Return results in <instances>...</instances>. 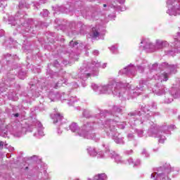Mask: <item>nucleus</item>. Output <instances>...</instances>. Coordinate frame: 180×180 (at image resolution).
I'll return each instance as SVG.
<instances>
[{"label": "nucleus", "mask_w": 180, "mask_h": 180, "mask_svg": "<svg viewBox=\"0 0 180 180\" xmlns=\"http://www.w3.org/2000/svg\"><path fill=\"white\" fill-rule=\"evenodd\" d=\"M70 129L73 133H77L80 137L88 139L89 140H95L98 141L99 138H96V134L92 132L91 124H84L81 129H78L77 123L73 122L70 125Z\"/></svg>", "instance_id": "1"}, {"label": "nucleus", "mask_w": 180, "mask_h": 180, "mask_svg": "<svg viewBox=\"0 0 180 180\" xmlns=\"http://www.w3.org/2000/svg\"><path fill=\"white\" fill-rule=\"evenodd\" d=\"M165 47H169V44L166 41H162L161 39H157L155 41V45L151 44L150 39L143 38L139 45V49L141 50H146L150 53H154L157 50H162Z\"/></svg>", "instance_id": "2"}, {"label": "nucleus", "mask_w": 180, "mask_h": 180, "mask_svg": "<svg viewBox=\"0 0 180 180\" xmlns=\"http://www.w3.org/2000/svg\"><path fill=\"white\" fill-rule=\"evenodd\" d=\"M178 174V171L175 172L174 167H171V165H167L166 167H159L157 172L151 174L150 178L153 180H169V174Z\"/></svg>", "instance_id": "3"}, {"label": "nucleus", "mask_w": 180, "mask_h": 180, "mask_svg": "<svg viewBox=\"0 0 180 180\" xmlns=\"http://www.w3.org/2000/svg\"><path fill=\"white\" fill-rule=\"evenodd\" d=\"M100 89L101 90V94H107L108 95H119L122 96V91H124V88L120 89V84L116 83L115 80L109 82L108 84L101 85Z\"/></svg>", "instance_id": "4"}, {"label": "nucleus", "mask_w": 180, "mask_h": 180, "mask_svg": "<svg viewBox=\"0 0 180 180\" xmlns=\"http://www.w3.org/2000/svg\"><path fill=\"white\" fill-rule=\"evenodd\" d=\"M99 67H101V63L98 60H93L87 65H84L81 68V72L87 78L88 77H96L99 74Z\"/></svg>", "instance_id": "5"}, {"label": "nucleus", "mask_w": 180, "mask_h": 180, "mask_svg": "<svg viewBox=\"0 0 180 180\" xmlns=\"http://www.w3.org/2000/svg\"><path fill=\"white\" fill-rule=\"evenodd\" d=\"M168 10L167 13L170 16L180 15V3L178 0H168L167 2Z\"/></svg>", "instance_id": "6"}, {"label": "nucleus", "mask_w": 180, "mask_h": 180, "mask_svg": "<svg viewBox=\"0 0 180 180\" xmlns=\"http://www.w3.org/2000/svg\"><path fill=\"white\" fill-rule=\"evenodd\" d=\"M175 125H170L169 127L165 125L162 128H161V131H158L156 134V137H158L159 139V143L162 144L164 143V141L167 140V138H165V136L162 135V133L165 134H169V131H171V130L175 129Z\"/></svg>", "instance_id": "7"}, {"label": "nucleus", "mask_w": 180, "mask_h": 180, "mask_svg": "<svg viewBox=\"0 0 180 180\" xmlns=\"http://www.w3.org/2000/svg\"><path fill=\"white\" fill-rule=\"evenodd\" d=\"M87 151L89 155H91V157L97 156L98 158H103V151L96 152V150L95 149V148L89 147L87 148Z\"/></svg>", "instance_id": "8"}, {"label": "nucleus", "mask_w": 180, "mask_h": 180, "mask_svg": "<svg viewBox=\"0 0 180 180\" xmlns=\"http://www.w3.org/2000/svg\"><path fill=\"white\" fill-rule=\"evenodd\" d=\"M35 130H37L38 136H40L41 137H43V136H44V131H43L44 130L43 125L39 121H37L35 122V128L33 129V131H34Z\"/></svg>", "instance_id": "9"}, {"label": "nucleus", "mask_w": 180, "mask_h": 180, "mask_svg": "<svg viewBox=\"0 0 180 180\" xmlns=\"http://www.w3.org/2000/svg\"><path fill=\"white\" fill-rule=\"evenodd\" d=\"M134 70H136V67L131 65V66H128L123 70H120L119 74L120 75L123 74H134Z\"/></svg>", "instance_id": "10"}, {"label": "nucleus", "mask_w": 180, "mask_h": 180, "mask_svg": "<svg viewBox=\"0 0 180 180\" xmlns=\"http://www.w3.org/2000/svg\"><path fill=\"white\" fill-rule=\"evenodd\" d=\"M168 73L163 72L160 75H156L155 78L158 79L159 82H162V81H168Z\"/></svg>", "instance_id": "11"}, {"label": "nucleus", "mask_w": 180, "mask_h": 180, "mask_svg": "<svg viewBox=\"0 0 180 180\" xmlns=\"http://www.w3.org/2000/svg\"><path fill=\"white\" fill-rule=\"evenodd\" d=\"M111 134L112 136L113 140L117 143V144H123V139L120 138V136H117L116 135H113V132L115 131V129H112V127L110 128Z\"/></svg>", "instance_id": "12"}, {"label": "nucleus", "mask_w": 180, "mask_h": 180, "mask_svg": "<svg viewBox=\"0 0 180 180\" xmlns=\"http://www.w3.org/2000/svg\"><path fill=\"white\" fill-rule=\"evenodd\" d=\"M111 158H113L117 164H126V162L122 160V157L116 153H112Z\"/></svg>", "instance_id": "13"}, {"label": "nucleus", "mask_w": 180, "mask_h": 180, "mask_svg": "<svg viewBox=\"0 0 180 180\" xmlns=\"http://www.w3.org/2000/svg\"><path fill=\"white\" fill-rule=\"evenodd\" d=\"M91 37L94 39H96V37H99V28L93 27L91 31Z\"/></svg>", "instance_id": "14"}, {"label": "nucleus", "mask_w": 180, "mask_h": 180, "mask_svg": "<svg viewBox=\"0 0 180 180\" xmlns=\"http://www.w3.org/2000/svg\"><path fill=\"white\" fill-rule=\"evenodd\" d=\"M51 117L53 119V123H57L58 122H60V120H63V116L58 112L54 115H51Z\"/></svg>", "instance_id": "15"}, {"label": "nucleus", "mask_w": 180, "mask_h": 180, "mask_svg": "<svg viewBox=\"0 0 180 180\" xmlns=\"http://www.w3.org/2000/svg\"><path fill=\"white\" fill-rule=\"evenodd\" d=\"M26 133V128H22L21 131H13V134L15 137H21L22 134H25Z\"/></svg>", "instance_id": "16"}, {"label": "nucleus", "mask_w": 180, "mask_h": 180, "mask_svg": "<svg viewBox=\"0 0 180 180\" xmlns=\"http://www.w3.org/2000/svg\"><path fill=\"white\" fill-rule=\"evenodd\" d=\"M91 88L95 91L96 92H99V94H102V89H101V85L98 86L96 84H92Z\"/></svg>", "instance_id": "17"}, {"label": "nucleus", "mask_w": 180, "mask_h": 180, "mask_svg": "<svg viewBox=\"0 0 180 180\" xmlns=\"http://www.w3.org/2000/svg\"><path fill=\"white\" fill-rule=\"evenodd\" d=\"M165 92V89L164 87H160L155 89V93L159 96L164 94Z\"/></svg>", "instance_id": "18"}, {"label": "nucleus", "mask_w": 180, "mask_h": 180, "mask_svg": "<svg viewBox=\"0 0 180 180\" xmlns=\"http://www.w3.org/2000/svg\"><path fill=\"white\" fill-rule=\"evenodd\" d=\"M140 90V88L136 87V91H134L133 89L130 90V93L133 94L132 98H136V96H139V94H140V91H137Z\"/></svg>", "instance_id": "19"}, {"label": "nucleus", "mask_w": 180, "mask_h": 180, "mask_svg": "<svg viewBox=\"0 0 180 180\" xmlns=\"http://www.w3.org/2000/svg\"><path fill=\"white\" fill-rule=\"evenodd\" d=\"M129 164H133L134 167H137L138 165H140V164L141 163V162L140 161V160H136V162H133V159L130 158L128 160Z\"/></svg>", "instance_id": "20"}, {"label": "nucleus", "mask_w": 180, "mask_h": 180, "mask_svg": "<svg viewBox=\"0 0 180 180\" xmlns=\"http://www.w3.org/2000/svg\"><path fill=\"white\" fill-rule=\"evenodd\" d=\"M167 97L165 98V103H171L172 101H174V98H172V96H167Z\"/></svg>", "instance_id": "21"}, {"label": "nucleus", "mask_w": 180, "mask_h": 180, "mask_svg": "<svg viewBox=\"0 0 180 180\" xmlns=\"http://www.w3.org/2000/svg\"><path fill=\"white\" fill-rule=\"evenodd\" d=\"M110 50L113 54H117V47L116 46H112Z\"/></svg>", "instance_id": "22"}, {"label": "nucleus", "mask_w": 180, "mask_h": 180, "mask_svg": "<svg viewBox=\"0 0 180 180\" xmlns=\"http://www.w3.org/2000/svg\"><path fill=\"white\" fill-rule=\"evenodd\" d=\"M167 68L170 70L171 72H175V65H168Z\"/></svg>", "instance_id": "23"}, {"label": "nucleus", "mask_w": 180, "mask_h": 180, "mask_svg": "<svg viewBox=\"0 0 180 180\" xmlns=\"http://www.w3.org/2000/svg\"><path fill=\"white\" fill-rule=\"evenodd\" d=\"M142 155H144L145 157H150V154L147 153V150L146 149H143L141 153Z\"/></svg>", "instance_id": "24"}, {"label": "nucleus", "mask_w": 180, "mask_h": 180, "mask_svg": "<svg viewBox=\"0 0 180 180\" xmlns=\"http://www.w3.org/2000/svg\"><path fill=\"white\" fill-rule=\"evenodd\" d=\"M2 137H8V131H3L1 134Z\"/></svg>", "instance_id": "25"}, {"label": "nucleus", "mask_w": 180, "mask_h": 180, "mask_svg": "<svg viewBox=\"0 0 180 180\" xmlns=\"http://www.w3.org/2000/svg\"><path fill=\"white\" fill-rule=\"evenodd\" d=\"M5 6H6V1H0V7L5 8Z\"/></svg>", "instance_id": "26"}, {"label": "nucleus", "mask_w": 180, "mask_h": 180, "mask_svg": "<svg viewBox=\"0 0 180 180\" xmlns=\"http://www.w3.org/2000/svg\"><path fill=\"white\" fill-rule=\"evenodd\" d=\"M142 110L144 112V113H147L148 112V108H147V106L142 107Z\"/></svg>", "instance_id": "27"}, {"label": "nucleus", "mask_w": 180, "mask_h": 180, "mask_svg": "<svg viewBox=\"0 0 180 180\" xmlns=\"http://www.w3.org/2000/svg\"><path fill=\"white\" fill-rule=\"evenodd\" d=\"M22 75H23V72H20L18 75L19 78H20V79H25V76Z\"/></svg>", "instance_id": "28"}, {"label": "nucleus", "mask_w": 180, "mask_h": 180, "mask_svg": "<svg viewBox=\"0 0 180 180\" xmlns=\"http://www.w3.org/2000/svg\"><path fill=\"white\" fill-rule=\"evenodd\" d=\"M44 16H49V11H47V10H45V11H44Z\"/></svg>", "instance_id": "29"}, {"label": "nucleus", "mask_w": 180, "mask_h": 180, "mask_svg": "<svg viewBox=\"0 0 180 180\" xmlns=\"http://www.w3.org/2000/svg\"><path fill=\"white\" fill-rule=\"evenodd\" d=\"M138 70L139 72H143V68L141 66H138Z\"/></svg>", "instance_id": "30"}, {"label": "nucleus", "mask_w": 180, "mask_h": 180, "mask_svg": "<svg viewBox=\"0 0 180 180\" xmlns=\"http://www.w3.org/2000/svg\"><path fill=\"white\" fill-rule=\"evenodd\" d=\"M93 54L94 55V56H98V54H99V51H93Z\"/></svg>", "instance_id": "31"}, {"label": "nucleus", "mask_w": 180, "mask_h": 180, "mask_svg": "<svg viewBox=\"0 0 180 180\" xmlns=\"http://www.w3.org/2000/svg\"><path fill=\"white\" fill-rule=\"evenodd\" d=\"M172 98H173V96H174V98H178V93H176L174 96V94H172ZM172 95L167 94V96H172Z\"/></svg>", "instance_id": "32"}, {"label": "nucleus", "mask_w": 180, "mask_h": 180, "mask_svg": "<svg viewBox=\"0 0 180 180\" xmlns=\"http://www.w3.org/2000/svg\"><path fill=\"white\" fill-rule=\"evenodd\" d=\"M138 135L139 136V137H141V136L143 135V131H139L138 132Z\"/></svg>", "instance_id": "33"}, {"label": "nucleus", "mask_w": 180, "mask_h": 180, "mask_svg": "<svg viewBox=\"0 0 180 180\" xmlns=\"http://www.w3.org/2000/svg\"><path fill=\"white\" fill-rule=\"evenodd\" d=\"M4 147V142L1 141L0 142V148H2Z\"/></svg>", "instance_id": "34"}, {"label": "nucleus", "mask_w": 180, "mask_h": 180, "mask_svg": "<svg viewBox=\"0 0 180 180\" xmlns=\"http://www.w3.org/2000/svg\"><path fill=\"white\" fill-rule=\"evenodd\" d=\"M106 65H107L106 63H103L101 67L102 68H106Z\"/></svg>", "instance_id": "35"}, {"label": "nucleus", "mask_w": 180, "mask_h": 180, "mask_svg": "<svg viewBox=\"0 0 180 180\" xmlns=\"http://www.w3.org/2000/svg\"><path fill=\"white\" fill-rule=\"evenodd\" d=\"M15 117H19V114L18 113H16L14 115Z\"/></svg>", "instance_id": "36"}, {"label": "nucleus", "mask_w": 180, "mask_h": 180, "mask_svg": "<svg viewBox=\"0 0 180 180\" xmlns=\"http://www.w3.org/2000/svg\"><path fill=\"white\" fill-rule=\"evenodd\" d=\"M74 100H72V99H70V103H71V105H72V103H74Z\"/></svg>", "instance_id": "37"}, {"label": "nucleus", "mask_w": 180, "mask_h": 180, "mask_svg": "<svg viewBox=\"0 0 180 180\" xmlns=\"http://www.w3.org/2000/svg\"><path fill=\"white\" fill-rule=\"evenodd\" d=\"M117 111L120 112H122V110L120 108H118V109H117Z\"/></svg>", "instance_id": "38"}, {"label": "nucleus", "mask_w": 180, "mask_h": 180, "mask_svg": "<svg viewBox=\"0 0 180 180\" xmlns=\"http://www.w3.org/2000/svg\"><path fill=\"white\" fill-rule=\"evenodd\" d=\"M128 137H133V134H129Z\"/></svg>", "instance_id": "39"}, {"label": "nucleus", "mask_w": 180, "mask_h": 180, "mask_svg": "<svg viewBox=\"0 0 180 180\" xmlns=\"http://www.w3.org/2000/svg\"><path fill=\"white\" fill-rule=\"evenodd\" d=\"M74 44V41H70V45Z\"/></svg>", "instance_id": "40"}, {"label": "nucleus", "mask_w": 180, "mask_h": 180, "mask_svg": "<svg viewBox=\"0 0 180 180\" xmlns=\"http://www.w3.org/2000/svg\"><path fill=\"white\" fill-rule=\"evenodd\" d=\"M78 44V42H75V46H77Z\"/></svg>", "instance_id": "41"}, {"label": "nucleus", "mask_w": 180, "mask_h": 180, "mask_svg": "<svg viewBox=\"0 0 180 180\" xmlns=\"http://www.w3.org/2000/svg\"><path fill=\"white\" fill-rule=\"evenodd\" d=\"M83 115L85 117H86V115H85V112H83Z\"/></svg>", "instance_id": "42"}, {"label": "nucleus", "mask_w": 180, "mask_h": 180, "mask_svg": "<svg viewBox=\"0 0 180 180\" xmlns=\"http://www.w3.org/2000/svg\"><path fill=\"white\" fill-rule=\"evenodd\" d=\"M104 8H106V4H103Z\"/></svg>", "instance_id": "43"}, {"label": "nucleus", "mask_w": 180, "mask_h": 180, "mask_svg": "<svg viewBox=\"0 0 180 180\" xmlns=\"http://www.w3.org/2000/svg\"><path fill=\"white\" fill-rule=\"evenodd\" d=\"M153 67H157V64L153 65Z\"/></svg>", "instance_id": "44"}, {"label": "nucleus", "mask_w": 180, "mask_h": 180, "mask_svg": "<svg viewBox=\"0 0 180 180\" xmlns=\"http://www.w3.org/2000/svg\"><path fill=\"white\" fill-rule=\"evenodd\" d=\"M34 136H37V134H34Z\"/></svg>", "instance_id": "45"}, {"label": "nucleus", "mask_w": 180, "mask_h": 180, "mask_svg": "<svg viewBox=\"0 0 180 180\" xmlns=\"http://www.w3.org/2000/svg\"><path fill=\"white\" fill-rule=\"evenodd\" d=\"M58 85H60V83H58Z\"/></svg>", "instance_id": "46"}]
</instances>
